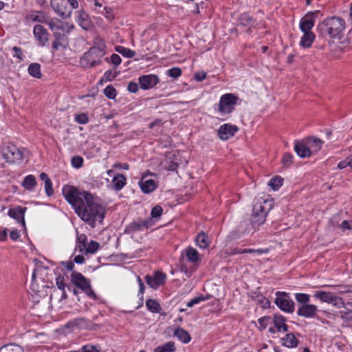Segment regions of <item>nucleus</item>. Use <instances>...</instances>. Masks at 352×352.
Segmentation results:
<instances>
[{
	"label": "nucleus",
	"instance_id": "37",
	"mask_svg": "<svg viewBox=\"0 0 352 352\" xmlns=\"http://www.w3.org/2000/svg\"><path fill=\"white\" fill-rule=\"evenodd\" d=\"M115 50L117 52L126 58H133L135 55V52L134 51L123 46H116Z\"/></svg>",
	"mask_w": 352,
	"mask_h": 352
},
{
	"label": "nucleus",
	"instance_id": "49",
	"mask_svg": "<svg viewBox=\"0 0 352 352\" xmlns=\"http://www.w3.org/2000/svg\"><path fill=\"white\" fill-rule=\"evenodd\" d=\"M116 76L117 74L116 72L108 70L104 74L102 80H104L105 82L111 81L116 77Z\"/></svg>",
	"mask_w": 352,
	"mask_h": 352
},
{
	"label": "nucleus",
	"instance_id": "21",
	"mask_svg": "<svg viewBox=\"0 0 352 352\" xmlns=\"http://www.w3.org/2000/svg\"><path fill=\"white\" fill-rule=\"evenodd\" d=\"M56 285L58 287V289L61 292L60 298L58 300L59 302H62L63 300H65L67 298V295L65 292V287L66 284L65 282V278L60 275L56 278Z\"/></svg>",
	"mask_w": 352,
	"mask_h": 352
},
{
	"label": "nucleus",
	"instance_id": "45",
	"mask_svg": "<svg viewBox=\"0 0 352 352\" xmlns=\"http://www.w3.org/2000/svg\"><path fill=\"white\" fill-rule=\"evenodd\" d=\"M145 227H146V223L145 221H140V222L137 221V222L131 223L129 226L128 229L130 231H137V230H140L143 228H145Z\"/></svg>",
	"mask_w": 352,
	"mask_h": 352
},
{
	"label": "nucleus",
	"instance_id": "5",
	"mask_svg": "<svg viewBox=\"0 0 352 352\" xmlns=\"http://www.w3.org/2000/svg\"><path fill=\"white\" fill-rule=\"evenodd\" d=\"M71 282L91 298L94 300L97 298L96 294L91 289L89 280L85 277L81 273L73 272L71 274Z\"/></svg>",
	"mask_w": 352,
	"mask_h": 352
},
{
	"label": "nucleus",
	"instance_id": "26",
	"mask_svg": "<svg viewBox=\"0 0 352 352\" xmlns=\"http://www.w3.org/2000/svg\"><path fill=\"white\" fill-rule=\"evenodd\" d=\"M27 19L32 22L43 23L46 21V16L41 11H33L27 16Z\"/></svg>",
	"mask_w": 352,
	"mask_h": 352
},
{
	"label": "nucleus",
	"instance_id": "39",
	"mask_svg": "<svg viewBox=\"0 0 352 352\" xmlns=\"http://www.w3.org/2000/svg\"><path fill=\"white\" fill-rule=\"evenodd\" d=\"M283 179L280 176H276L270 179L269 182V186L274 190H277L282 185Z\"/></svg>",
	"mask_w": 352,
	"mask_h": 352
},
{
	"label": "nucleus",
	"instance_id": "50",
	"mask_svg": "<svg viewBox=\"0 0 352 352\" xmlns=\"http://www.w3.org/2000/svg\"><path fill=\"white\" fill-rule=\"evenodd\" d=\"M268 249H243V252H245V254L250 253L256 254L258 255L266 254L268 252Z\"/></svg>",
	"mask_w": 352,
	"mask_h": 352
},
{
	"label": "nucleus",
	"instance_id": "57",
	"mask_svg": "<svg viewBox=\"0 0 352 352\" xmlns=\"http://www.w3.org/2000/svg\"><path fill=\"white\" fill-rule=\"evenodd\" d=\"M102 14L109 21H112L114 18L113 10L110 8L105 7Z\"/></svg>",
	"mask_w": 352,
	"mask_h": 352
},
{
	"label": "nucleus",
	"instance_id": "13",
	"mask_svg": "<svg viewBox=\"0 0 352 352\" xmlns=\"http://www.w3.org/2000/svg\"><path fill=\"white\" fill-rule=\"evenodd\" d=\"M166 275L162 272H155L153 277L150 276H146V283L153 289H157L160 285H163L164 283Z\"/></svg>",
	"mask_w": 352,
	"mask_h": 352
},
{
	"label": "nucleus",
	"instance_id": "38",
	"mask_svg": "<svg viewBox=\"0 0 352 352\" xmlns=\"http://www.w3.org/2000/svg\"><path fill=\"white\" fill-rule=\"evenodd\" d=\"M100 248L99 243L91 241L88 245H86L85 251L82 254H94Z\"/></svg>",
	"mask_w": 352,
	"mask_h": 352
},
{
	"label": "nucleus",
	"instance_id": "18",
	"mask_svg": "<svg viewBox=\"0 0 352 352\" xmlns=\"http://www.w3.org/2000/svg\"><path fill=\"white\" fill-rule=\"evenodd\" d=\"M294 150L298 155L302 158L309 157L312 154V151L309 148V146L302 142H296Z\"/></svg>",
	"mask_w": 352,
	"mask_h": 352
},
{
	"label": "nucleus",
	"instance_id": "35",
	"mask_svg": "<svg viewBox=\"0 0 352 352\" xmlns=\"http://www.w3.org/2000/svg\"><path fill=\"white\" fill-rule=\"evenodd\" d=\"M258 323L261 329H268V330H274L273 320L270 316H265L258 320Z\"/></svg>",
	"mask_w": 352,
	"mask_h": 352
},
{
	"label": "nucleus",
	"instance_id": "55",
	"mask_svg": "<svg viewBox=\"0 0 352 352\" xmlns=\"http://www.w3.org/2000/svg\"><path fill=\"white\" fill-rule=\"evenodd\" d=\"M162 208L160 206H155L151 210L152 217L156 218L161 216L162 213Z\"/></svg>",
	"mask_w": 352,
	"mask_h": 352
},
{
	"label": "nucleus",
	"instance_id": "28",
	"mask_svg": "<svg viewBox=\"0 0 352 352\" xmlns=\"http://www.w3.org/2000/svg\"><path fill=\"white\" fill-rule=\"evenodd\" d=\"M126 177L122 174L116 175L112 181L115 190H121L126 185Z\"/></svg>",
	"mask_w": 352,
	"mask_h": 352
},
{
	"label": "nucleus",
	"instance_id": "44",
	"mask_svg": "<svg viewBox=\"0 0 352 352\" xmlns=\"http://www.w3.org/2000/svg\"><path fill=\"white\" fill-rule=\"evenodd\" d=\"M329 303L332 304L333 306L338 308H342L344 307L343 299L341 297L336 295H333Z\"/></svg>",
	"mask_w": 352,
	"mask_h": 352
},
{
	"label": "nucleus",
	"instance_id": "60",
	"mask_svg": "<svg viewBox=\"0 0 352 352\" xmlns=\"http://www.w3.org/2000/svg\"><path fill=\"white\" fill-rule=\"evenodd\" d=\"M128 90L131 93H135L138 91V85L135 82H130L128 85Z\"/></svg>",
	"mask_w": 352,
	"mask_h": 352
},
{
	"label": "nucleus",
	"instance_id": "62",
	"mask_svg": "<svg viewBox=\"0 0 352 352\" xmlns=\"http://www.w3.org/2000/svg\"><path fill=\"white\" fill-rule=\"evenodd\" d=\"M340 228L344 231L345 230H352V226H351V223L349 221H343L341 224L340 225Z\"/></svg>",
	"mask_w": 352,
	"mask_h": 352
},
{
	"label": "nucleus",
	"instance_id": "61",
	"mask_svg": "<svg viewBox=\"0 0 352 352\" xmlns=\"http://www.w3.org/2000/svg\"><path fill=\"white\" fill-rule=\"evenodd\" d=\"M82 352H100V351L94 346L87 345L82 348Z\"/></svg>",
	"mask_w": 352,
	"mask_h": 352
},
{
	"label": "nucleus",
	"instance_id": "22",
	"mask_svg": "<svg viewBox=\"0 0 352 352\" xmlns=\"http://www.w3.org/2000/svg\"><path fill=\"white\" fill-rule=\"evenodd\" d=\"M65 327L67 329H87L89 328V325L87 322H86L82 318L74 319L73 320L69 321L65 324Z\"/></svg>",
	"mask_w": 352,
	"mask_h": 352
},
{
	"label": "nucleus",
	"instance_id": "30",
	"mask_svg": "<svg viewBox=\"0 0 352 352\" xmlns=\"http://www.w3.org/2000/svg\"><path fill=\"white\" fill-rule=\"evenodd\" d=\"M196 243L202 249L207 248L210 244L208 236L204 233L199 234L196 237Z\"/></svg>",
	"mask_w": 352,
	"mask_h": 352
},
{
	"label": "nucleus",
	"instance_id": "27",
	"mask_svg": "<svg viewBox=\"0 0 352 352\" xmlns=\"http://www.w3.org/2000/svg\"><path fill=\"white\" fill-rule=\"evenodd\" d=\"M273 320V327L278 330H287V325L285 323V319L283 316L275 315Z\"/></svg>",
	"mask_w": 352,
	"mask_h": 352
},
{
	"label": "nucleus",
	"instance_id": "31",
	"mask_svg": "<svg viewBox=\"0 0 352 352\" xmlns=\"http://www.w3.org/2000/svg\"><path fill=\"white\" fill-rule=\"evenodd\" d=\"M36 185V178L32 175H29L24 178L22 186L28 190H32Z\"/></svg>",
	"mask_w": 352,
	"mask_h": 352
},
{
	"label": "nucleus",
	"instance_id": "11",
	"mask_svg": "<svg viewBox=\"0 0 352 352\" xmlns=\"http://www.w3.org/2000/svg\"><path fill=\"white\" fill-rule=\"evenodd\" d=\"M27 210L25 207L17 206L14 208H10L8 214L15 219L21 226L25 228V213Z\"/></svg>",
	"mask_w": 352,
	"mask_h": 352
},
{
	"label": "nucleus",
	"instance_id": "12",
	"mask_svg": "<svg viewBox=\"0 0 352 352\" xmlns=\"http://www.w3.org/2000/svg\"><path fill=\"white\" fill-rule=\"evenodd\" d=\"M316 12H311L302 18L300 23V28L303 32H312L311 29L314 25L315 16Z\"/></svg>",
	"mask_w": 352,
	"mask_h": 352
},
{
	"label": "nucleus",
	"instance_id": "14",
	"mask_svg": "<svg viewBox=\"0 0 352 352\" xmlns=\"http://www.w3.org/2000/svg\"><path fill=\"white\" fill-rule=\"evenodd\" d=\"M158 82V77L153 74L142 76L139 78L140 86L143 89H151L157 85Z\"/></svg>",
	"mask_w": 352,
	"mask_h": 352
},
{
	"label": "nucleus",
	"instance_id": "52",
	"mask_svg": "<svg viewBox=\"0 0 352 352\" xmlns=\"http://www.w3.org/2000/svg\"><path fill=\"white\" fill-rule=\"evenodd\" d=\"M340 318L346 322H352V312L347 311H340L339 312Z\"/></svg>",
	"mask_w": 352,
	"mask_h": 352
},
{
	"label": "nucleus",
	"instance_id": "8",
	"mask_svg": "<svg viewBox=\"0 0 352 352\" xmlns=\"http://www.w3.org/2000/svg\"><path fill=\"white\" fill-rule=\"evenodd\" d=\"M276 305L283 311L292 313L294 311V302L287 294L285 292H277L275 300Z\"/></svg>",
	"mask_w": 352,
	"mask_h": 352
},
{
	"label": "nucleus",
	"instance_id": "34",
	"mask_svg": "<svg viewBox=\"0 0 352 352\" xmlns=\"http://www.w3.org/2000/svg\"><path fill=\"white\" fill-rule=\"evenodd\" d=\"M87 237L85 234H78L76 239V248L80 253H82L87 245Z\"/></svg>",
	"mask_w": 352,
	"mask_h": 352
},
{
	"label": "nucleus",
	"instance_id": "15",
	"mask_svg": "<svg viewBox=\"0 0 352 352\" xmlns=\"http://www.w3.org/2000/svg\"><path fill=\"white\" fill-rule=\"evenodd\" d=\"M179 152L178 151H173L169 153L167 156L166 161L168 164L166 169L168 170L173 171L176 170L179 165Z\"/></svg>",
	"mask_w": 352,
	"mask_h": 352
},
{
	"label": "nucleus",
	"instance_id": "2",
	"mask_svg": "<svg viewBox=\"0 0 352 352\" xmlns=\"http://www.w3.org/2000/svg\"><path fill=\"white\" fill-rule=\"evenodd\" d=\"M345 29L344 21L338 16L329 17L320 22L317 30L322 36L340 38Z\"/></svg>",
	"mask_w": 352,
	"mask_h": 352
},
{
	"label": "nucleus",
	"instance_id": "10",
	"mask_svg": "<svg viewBox=\"0 0 352 352\" xmlns=\"http://www.w3.org/2000/svg\"><path fill=\"white\" fill-rule=\"evenodd\" d=\"M319 311L318 307L312 304L300 305L297 310V314L306 318H313L317 316Z\"/></svg>",
	"mask_w": 352,
	"mask_h": 352
},
{
	"label": "nucleus",
	"instance_id": "16",
	"mask_svg": "<svg viewBox=\"0 0 352 352\" xmlns=\"http://www.w3.org/2000/svg\"><path fill=\"white\" fill-rule=\"evenodd\" d=\"M139 184L141 190L144 193H150L157 187V183L154 179H146L145 177H142Z\"/></svg>",
	"mask_w": 352,
	"mask_h": 352
},
{
	"label": "nucleus",
	"instance_id": "63",
	"mask_svg": "<svg viewBox=\"0 0 352 352\" xmlns=\"http://www.w3.org/2000/svg\"><path fill=\"white\" fill-rule=\"evenodd\" d=\"M206 77V74L204 72H197L194 75V78L197 81H201Z\"/></svg>",
	"mask_w": 352,
	"mask_h": 352
},
{
	"label": "nucleus",
	"instance_id": "33",
	"mask_svg": "<svg viewBox=\"0 0 352 352\" xmlns=\"http://www.w3.org/2000/svg\"><path fill=\"white\" fill-rule=\"evenodd\" d=\"M28 73L33 77L36 78H41V65L38 63H32L28 69Z\"/></svg>",
	"mask_w": 352,
	"mask_h": 352
},
{
	"label": "nucleus",
	"instance_id": "58",
	"mask_svg": "<svg viewBox=\"0 0 352 352\" xmlns=\"http://www.w3.org/2000/svg\"><path fill=\"white\" fill-rule=\"evenodd\" d=\"M292 159H293L292 155L287 153L283 155L282 162L285 166H288L292 164Z\"/></svg>",
	"mask_w": 352,
	"mask_h": 352
},
{
	"label": "nucleus",
	"instance_id": "59",
	"mask_svg": "<svg viewBox=\"0 0 352 352\" xmlns=\"http://www.w3.org/2000/svg\"><path fill=\"white\" fill-rule=\"evenodd\" d=\"M111 61L113 64L118 65L121 63L122 59L119 55L113 54L111 56Z\"/></svg>",
	"mask_w": 352,
	"mask_h": 352
},
{
	"label": "nucleus",
	"instance_id": "56",
	"mask_svg": "<svg viewBox=\"0 0 352 352\" xmlns=\"http://www.w3.org/2000/svg\"><path fill=\"white\" fill-rule=\"evenodd\" d=\"M45 190L46 194L48 196H51V195H53L54 190H53V188H52V183L51 179H50L49 181H47L46 182H45Z\"/></svg>",
	"mask_w": 352,
	"mask_h": 352
},
{
	"label": "nucleus",
	"instance_id": "3",
	"mask_svg": "<svg viewBox=\"0 0 352 352\" xmlns=\"http://www.w3.org/2000/svg\"><path fill=\"white\" fill-rule=\"evenodd\" d=\"M273 207V200L267 198L257 197L253 201L251 223L254 227H258L265 221L267 215Z\"/></svg>",
	"mask_w": 352,
	"mask_h": 352
},
{
	"label": "nucleus",
	"instance_id": "48",
	"mask_svg": "<svg viewBox=\"0 0 352 352\" xmlns=\"http://www.w3.org/2000/svg\"><path fill=\"white\" fill-rule=\"evenodd\" d=\"M209 298H210L209 296H197V297L194 298L193 299L190 300L187 303V306L190 307L193 306L194 305L200 302L201 301H204V300L209 299Z\"/></svg>",
	"mask_w": 352,
	"mask_h": 352
},
{
	"label": "nucleus",
	"instance_id": "29",
	"mask_svg": "<svg viewBox=\"0 0 352 352\" xmlns=\"http://www.w3.org/2000/svg\"><path fill=\"white\" fill-rule=\"evenodd\" d=\"M78 21L80 25L85 30L88 29L90 26L89 16L83 11L78 12Z\"/></svg>",
	"mask_w": 352,
	"mask_h": 352
},
{
	"label": "nucleus",
	"instance_id": "43",
	"mask_svg": "<svg viewBox=\"0 0 352 352\" xmlns=\"http://www.w3.org/2000/svg\"><path fill=\"white\" fill-rule=\"evenodd\" d=\"M0 352H23L22 348L17 344H8L0 350Z\"/></svg>",
	"mask_w": 352,
	"mask_h": 352
},
{
	"label": "nucleus",
	"instance_id": "41",
	"mask_svg": "<svg viewBox=\"0 0 352 352\" xmlns=\"http://www.w3.org/2000/svg\"><path fill=\"white\" fill-rule=\"evenodd\" d=\"M146 306L148 309L153 313H158L160 310V306L159 303L152 299H149L146 302Z\"/></svg>",
	"mask_w": 352,
	"mask_h": 352
},
{
	"label": "nucleus",
	"instance_id": "23",
	"mask_svg": "<svg viewBox=\"0 0 352 352\" xmlns=\"http://www.w3.org/2000/svg\"><path fill=\"white\" fill-rule=\"evenodd\" d=\"M105 54V46L104 44L98 47H93L90 49L87 55V58L89 60H92L93 58L96 56L99 58L102 57Z\"/></svg>",
	"mask_w": 352,
	"mask_h": 352
},
{
	"label": "nucleus",
	"instance_id": "1",
	"mask_svg": "<svg viewBox=\"0 0 352 352\" xmlns=\"http://www.w3.org/2000/svg\"><path fill=\"white\" fill-rule=\"evenodd\" d=\"M63 194L72 205L78 216L94 228L96 222L101 223L105 215V209L98 199L87 191H79L76 187L65 186Z\"/></svg>",
	"mask_w": 352,
	"mask_h": 352
},
{
	"label": "nucleus",
	"instance_id": "47",
	"mask_svg": "<svg viewBox=\"0 0 352 352\" xmlns=\"http://www.w3.org/2000/svg\"><path fill=\"white\" fill-rule=\"evenodd\" d=\"M239 21L241 25L246 26L252 23V19L248 14L243 13L241 15Z\"/></svg>",
	"mask_w": 352,
	"mask_h": 352
},
{
	"label": "nucleus",
	"instance_id": "36",
	"mask_svg": "<svg viewBox=\"0 0 352 352\" xmlns=\"http://www.w3.org/2000/svg\"><path fill=\"white\" fill-rule=\"evenodd\" d=\"M333 295L331 292L318 291L314 294V297L320 299L322 302L329 303Z\"/></svg>",
	"mask_w": 352,
	"mask_h": 352
},
{
	"label": "nucleus",
	"instance_id": "4",
	"mask_svg": "<svg viewBox=\"0 0 352 352\" xmlns=\"http://www.w3.org/2000/svg\"><path fill=\"white\" fill-rule=\"evenodd\" d=\"M53 10L62 17H69L74 9L78 8L77 0H51Z\"/></svg>",
	"mask_w": 352,
	"mask_h": 352
},
{
	"label": "nucleus",
	"instance_id": "46",
	"mask_svg": "<svg viewBox=\"0 0 352 352\" xmlns=\"http://www.w3.org/2000/svg\"><path fill=\"white\" fill-rule=\"evenodd\" d=\"M104 94L107 98L110 99H113L116 96V91L112 85H108L104 89Z\"/></svg>",
	"mask_w": 352,
	"mask_h": 352
},
{
	"label": "nucleus",
	"instance_id": "17",
	"mask_svg": "<svg viewBox=\"0 0 352 352\" xmlns=\"http://www.w3.org/2000/svg\"><path fill=\"white\" fill-rule=\"evenodd\" d=\"M34 34L37 41L42 45H44L45 42L47 41V30L41 25H37L34 28Z\"/></svg>",
	"mask_w": 352,
	"mask_h": 352
},
{
	"label": "nucleus",
	"instance_id": "19",
	"mask_svg": "<svg viewBox=\"0 0 352 352\" xmlns=\"http://www.w3.org/2000/svg\"><path fill=\"white\" fill-rule=\"evenodd\" d=\"M323 143V141L318 138L312 137L307 140V144L312 151V153H318L322 148Z\"/></svg>",
	"mask_w": 352,
	"mask_h": 352
},
{
	"label": "nucleus",
	"instance_id": "32",
	"mask_svg": "<svg viewBox=\"0 0 352 352\" xmlns=\"http://www.w3.org/2000/svg\"><path fill=\"white\" fill-rule=\"evenodd\" d=\"M175 346L173 342H168L164 344L157 346L154 352H174Z\"/></svg>",
	"mask_w": 352,
	"mask_h": 352
},
{
	"label": "nucleus",
	"instance_id": "53",
	"mask_svg": "<svg viewBox=\"0 0 352 352\" xmlns=\"http://www.w3.org/2000/svg\"><path fill=\"white\" fill-rule=\"evenodd\" d=\"M83 159L80 156H75L72 159V164L74 168H79L82 166Z\"/></svg>",
	"mask_w": 352,
	"mask_h": 352
},
{
	"label": "nucleus",
	"instance_id": "25",
	"mask_svg": "<svg viewBox=\"0 0 352 352\" xmlns=\"http://www.w3.org/2000/svg\"><path fill=\"white\" fill-rule=\"evenodd\" d=\"M186 256L190 262L196 263L201 261L197 250L192 247H188L185 250Z\"/></svg>",
	"mask_w": 352,
	"mask_h": 352
},
{
	"label": "nucleus",
	"instance_id": "51",
	"mask_svg": "<svg viewBox=\"0 0 352 352\" xmlns=\"http://www.w3.org/2000/svg\"><path fill=\"white\" fill-rule=\"evenodd\" d=\"M168 75L173 78H178L182 74V70L179 67H173L168 70Z\"/></svg>",
	"mask_w": 352,
	"mask_h": 352
},
{
	"label": "nucleus",
	"instance_id": "6",
	"mask_svg": "<svg viewBox=\"0 0 352 352\" xmlns=\"http://www.w3.org/2000/svg\"><path fill=\"white\" fill-rule=\"evenodd\" d=\"M3 157L9 163H20L23 160V153L15 145L8 144L2 150Z\"/></svg>",
	"mask_w": 352,
	"mask_h": 352
},
{
	"label": "nucleus",
	"instance_id": "42",
	"mask_svg": "<svg viewBox=\"0 0 352 352\" xmlns=\"http://www.w3.org/2000/svg\"><path fill=\"white\" fill-rule=\"evenodd\" d=\"M296 301L300 304V305H307L310 300V296L307 294L297 293L295 294Z\"/></svg>",
	"mask_w": 352,
	"mask_h": 352
},
{
	"label": "nucleus",
	"instance_id": "9",
	"mask_svg": "<svg viewBox=\"0 0 352 352\" xmlns=\"http://www.w3.org/2000/svg\"><path fill=\"white\" fill-rule=\"evenodd\" d=\"M238 131L239 127L237 126L224 124L219 128L217 135L221 140L226 141L233 137Z\"/></svg>",
	"mask_w": 352,
	"mask_h": 352
},
{
	"label": "nucleus",
	"instance_id": "64",
	"mask_svg": "<svg viewBox=\"0 0 352 352\" xmlns=\"http://www.w3.org/2000/svg\"><path fill=\"white\" fill-rule=\"evenodd\" d=\"M20 236V233L17 230H12L10 233V237L12 240L16 241Z\"/></svg>",
	"mask_w": 352,
	"mask_h": 352
},
{
	"label": "nucleus",
	"instance_id": "40",
	"mask_svg": "<svg viewBox=\"0 0 352 352\" xmlns=\"http://www.w3.org/2000/svg\"><path fill=\"white\" fill-rule=\"evenodd\" d=\"M175 336L183 343H188L191 337L188 333V331H174Z\"/></svg>",
	"mask_w": 352,
	"mask_h": 352
},
{
	"label": "nucleus",
	"instance_id": "54",
	"mask_svg": "<svg viewBox=\"0 0 352 352\" xmlns=\"http://www.w3.org/2000/svg\"><path fill=\"white\" fill-rule=\"evenodd\" d=\"M75 120L79 124H86L88 122L89 118L86 113H80L75 116Z\"/></svg>",
	"mask_w": 352,
	"mask_h": 352
},
{
	"label": "nucleus",
	"instance_id": "20",
	"mask_svg": "<svg viewBox=\"0 0 352 352\" xmlns=\"http://www.w3.org/2000/svg\"><path fill=\"white\" fill-rule=\"evenodd\" d=\"M298 340L293 333H289L282 338V344L287 348H295L298 346Z\"/></svg>",
	"mask_w": 352,
	"mask_h": 352
},
{
	"label": "nucleus",
	"instance_id": "7",
	"mask_svg": "<svg viewBox=\"0 0 352 352\" xmlns=\"http://www.w3.org/2000/svg\"><path fill=\"white\" fill-rule=\"evenodd\" d=\"M238 98L232 94L223 95L219 103V111L221 115L229 114L234 109Z\"/></svg>",
	"mask_w": 352,
	"mask_h": 352
},
{
	"label": "nucleus",
	"instance_id": "24",
	"mask_svg": "<svg viewBox=\"0 0 352 352\" xmlns=\"http://www.w3.org/2000/svg\"><path fill=\"white\" fill-rule=\"evenodd\" d=\"M315 39V35L313 32H304L300 42L301 47L309 48L311 46Z\"/></svg>",
	"mask_w": 352,
	"mask_h": 352
}]
</instances>
